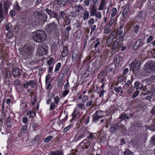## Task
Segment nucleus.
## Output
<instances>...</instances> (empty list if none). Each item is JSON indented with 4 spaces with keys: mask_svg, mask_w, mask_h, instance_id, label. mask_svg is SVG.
Here are the masks:
<instances>
[{
    "mask_svg": "<svg viewBox=\"0 0 155 155\" xmlns=\"http://www.w3.org/2000/svg\"><path fill=\"white\" fill-rule=\"evenodd\" d=\"M32 37L35 41L39 43L46 41L47 39V34L42 29L38 30L34 32Z\"/></svg>",
    "mask_w": 155,
    "mask_h": 155,
    "instance_id": "obj_1",
    "label": "nucleus"
},
{
    "mask_svg": "<svg viewBox=\"0 0 155 155\" xmlns=\"http://www.w3.org/2000/svg\"><path fill=\"white\" fill-rule=\"evenodd\" d=\"M33 47L28 44L24 45L22 48L23 51L27 56H31L33 55Z\"/></svg>",
    "mask_w": 155,
    "mask_h": 155,
    "instance_id": "obj_2",
    "label": "nucleus"
},
{
    "mask_svg": "<svg viewBox=\"0 0 155 155\" xmlns=\"http://www.w3.org/2000/svg\"><path fill=\"white\" fill-rule=\"evenodd\" d=\"M38 54L41 56L46 54L48 51V46L45 44L42 45H39L37 46Z\"/></svg>",
    "mask_w": 155,
    "mask_h": 155,
    "instance_id": "obj_3",
    "label": "nucleus"
},
{
    "mask_svg": "<svg viewBox=\"0 0 155 155\" xmlns=\"http://www.w3.org/2000/svg\"><path fill=\"white\" fill-rule=\"evenodd\" d=\"M124 125H121V124L119 125V124H114L111 125L110 128V132L112 134H114L115 132L119 130L120 128L122 129L124 128Z\"/></svg>",
    "mask_w": 155,
    "mask_h": 155,
    "instance_id": "obj_4",
    "label": "nucleus"
},
{
    "mask_svg": "<svg viewBox=\"0 0 155 155\" xmlns=\"http://www.w3.org/2000/svg\"><path fill=\"white\" fill-rule=\"evenodd\" d=\"M56 27V24L54 21H53L52 23L47 25L45 28V30L48 34H50L54 30Z\"/></svg>",
    "mask_w": 155,
    "mask_h": 155,
    "instance_id": "obj_5",
    "label": "nucleus"
},
{
    "mask_svg": "<svg viewBox=\"0 0 155 155\" xmlns=\"http://www.w3.org/2000/svg\"><path fill=\"white\" fill-rule=\"evenodd\" d=\"M103 112L100 110L97 111L93 115V118L92 120L93 122L96 123L98 121L99 119L104 117V115L101 114Z\"/></svg>",
    "mask_w": 155,
    "mask_h": 155,
    "instance_id": "obj_6",
    "label": "nucleus"
},
{
    "mask_svg": "<svg viewBox=\"0 0 155 155\" xmlns=\"http://www.w3.org/2000/svg\"><path fill=\"white\" fill-rule=\"evenodd\" d=\"M37 14V18L41 21L43 22H45L46 21L48 16L45 13L43 12H38Z\"/></svg>",
    "mask_w": 155,
    "mask_h": 155,
    "instance_id": "obj_7",
    "label": "nucleus"
},
{
    "mask_svg": "<svg viewBox=\"0 0 155 155\" xmlns=\"http://www.w3.org/2000/svg\"><path fill=\"white\" fill-rule=\"evenodd\" d=\"M155 71L153 68H144L142 71V74L145 77H147L151 74H153Z\"/></svg>",
    "mask_w": 155,
    "mask_h": 155,
    "instance_id": "obj_8",
    "label": "nucleus"
},
{
    "mask_svg": "<svg viewBox=\"0 0 155 155\" xmlns=\"http://www.w3.org/2000/svg\"><path fill=\"white\" fill-rule=\"evenodd\" d=\"M46 13L50 16V18H57L58 14L55 10L45 11Z\"/></svg>",
    "mask_w": 155,
    "mask_h": 155,
    "instance_id": "obj_9",
    "label": "nucleus"
},
{
    "mask_svg": "<svg viewBox=\"0 0 155 155\" xmlns=\"http://www.w3.org/2000/svg\"><path fill=\"white\" fill-rule=\"evenodd\" d=\"M117 33L115 31H113L110 34L109 37L107 38V41L110 42H112L114 39L117 38Z\"/></svg>",
    "mask_w": 155,
    "mask_h": 155,
    "instance_id": "obj_10",
    "label": "nucleus"
},
{
    "mask_svg": "<svg viewBox=\"0 0 155 155\" xmlns=\"http://www.w3.org/2000/svg\"><path fill=\"white\" fill-rule=\"evenodd\" d=\"M72 54V61H75L77 59L78 60L79 52L77 50H74L71 52Z\"/></svg>",
    "mask_w": 155,
    "mask_h": 155,
    "instance_id": "obj_11",
    "label": "nucleus"
},
{
    "mask_svg": "<svg viewBox=\"0 0 155 155\" xmlns=\"http://www.w3.org/2000/svg\"><path fill=\"white\" fill-rule=\"evenodd\" d=\"M140 65L141 62L140 61H135L129 65V67L130 68H140Z\"/></svg>",
    "mask_w": 155,
    "mask_h": 155,
    "instance_id": "obj_12",
    "label": "nucleus"
},
{
    "mask_svg": "<svg viewBox=\"0 0 155 155\" xmlns=\"http://www.w3.org/2000/svg\"><path fill=\"white\" fill-rule=\"evenodd\" d=\"M3 2L5 12V14H7L8 13V11L10 6V4L8 0L4 1Z\"/></svg>",
    "mask_w": 155,
    "mask_h": 155,
    "instance_id": "obj_13",
    "label": "nucleus"
},
{
    "mask_svg": "<svg viewBox=\"0 0 155 155\" xmlns=\"http://www.w3.org/2000/svg\"><path fill=\"white\" fill-rule=\"evenodd\" d=\"M2 74L4 75L6 78H9L11 76L10 72L7 68H3L2 71Z\"/></svg>",
    "mask_w": 155,
    "mask_h": 155,
    "instance_id": "obj_14",
    "label": "nucleus"
},
{
    "mask_svg": "<svg viewBox=\"0 0 155 155\" xmlns=\"http://www.w3.org/2000/svg\"><path fill=\"white\" fill-rule=\"evenodd\" d=\"M142 39L141 38L138 39L136 42L134 44L133 46V49L134 50H137L139 48L142 43Z\"/></svg>",
    "mask_w": 155,
    "mask_h": 155,
    "instance_id": "obj_15",
    "label": "nucleus"
},
{
    "mask_svg": "<svg viewBox=\"0 0 155 155\" xmlns=\"http://www.w3.org/2000/svg\"><path fill=\"white\" fill-rule=\"evenodd\" d=\"M64 153L61 150H57L55 151H51L49 153V155H63Z\"/></svg>",
    "mask_w": 155,
    "mask_h": 155,
    "instance_id": "obj_16",
    "label": "nucleus"
},
{
    "mask_svg": "<svg viewBox=\"0 0 155 155\" xmlns=\"http://www.w3.org/2000/svg\"><path fill=\"white\" fill-rule=\"evenodd\" d=\"M145 68H155V63L152 61H148L146 63Z\"/></svg>",
    "mask_w": 155,
    "mask_h": 155,
    "instance_id": "obj_17",
    "label": "nucleus"
},
{
    "mask_svg": "<svg viewBox=\"0 0 155 155\" xmlns=\"http://www.w3.org/2000/svg\"><path fill=\"white\" fill-rule=\"evenodd\" d=\"M13 121L10 117L9 116L6 120L5 124L8 127H11L13 124Z\"/></svg>",
    "mask_w": 155,
    "mask_h": 155,
    "instance_id": "obj_18",
    "label": "nucleus"
},
{
    "mask_svg": "<svg viewBox=\"0 0 155 155\" xmlns=\"http://www.w3.org/2000/svg\"><path fill=\"white\" fill-rule=\"evenodd\" d=\"M56 1L61 7H64L65 5L68 0H56Z\"/></svg>",
    "mask_w": 155,
    "mask_h": 155,
    "instance_id": "obj_19",
    "label": "nucleus"
},
{
    "mask_svg": "<svg viewBox=\"0 0 155 155\" xmlns=\"http://www.w3.org/2000/svg\"><path fill=\"white\" fill-rule=\"evenodd\" d=\"M123 26L121 25L119 28H118L117 29V33L118 34L120 37L122 36L123 34Z\"/></svg>",
    "mask_w": 155,
    "mask_h": 155,
    "instance_id": "obj_20",
    "label": "nucleus"
},
{
    "mask_svg": "<svg viewBox=\"0 0 155 155\" xmlns=\"http://www.w3.org/2000/svg\"><path fill=\"white\" fill-rule=\"evenodd\" d=\"M108 72V69L105 68L103 71L100 73L99 75L98 76V78L100 77L106 76Z\"/></svg>",
    "mask_w": 155,
    "mask_h": 155,
    "instance_id": "obj_21",
    "label": "nucleus"
},
{
    "mask_svg": "<svg viewBox=\"0 0 155 155\" xmlns=\"http://www.w3.org/2000/svg\"><path fill=\"white\" fill-rule=\"evenodd\" d=\"M68 53V48L66 46H64L63 48V50L62 51L61 55L63 57L66 56Z\"/></svg>",
    "mask_w": 155,
    "mask_h": 155,
    "instance_id": "obj_22",
    "label": "nucleus"
},
{
    "mask_svg": "<svg viewBox=\"0 0 155 155\" xmlns=\"http://www.w3.org/2000/svg\"><path fill=\"white\" fill-rule=\"evenodd\" d=\"M29 86H30L32 88H34L36 86V82L33 80H30L28 81Z\"/></svg>",
    "mask_w": 155,
    "mask_h": 155,
    "instance_id": "obj_23",
    "label": "nucleus"
},
{
    "mask_svg": "<svg viewBox=\"0 0 155 155\" xmlns=\"http://www.w3.org/2000/svg\"><path fill=\"white\" fill-rule=\"evenodd\" d=\"M57 81H58L57 87H59L63 82V76L59 75Z\"/></svg>",
    "mask_w": 155,
    "mask_h": 155,
    "instance_id": "obj_24",
    "label": "nucleus"
},
{
    "mask_svg": "<svg viewBox=\"0 0 155 155\" xmlns=\"http://www.w3.org/2000/svg\"><path fill=\"white\" fill-rule=\"evenodd\" d=\"M0 18L2 19V20L0 22H1L3 18V11L2 4L1 2L0 3Z\"/></svg>",
    "mask_w": 155,
    "mask_h": 155,
    "instance_id": "obj_25",
    "label": "nucleus"
},
{
    "mask_svg": "<svg viewBox=\"0 0 155 155\" xmlns=\"http://www.w3.org/2000/svg\"><path fill=\"white\" fill-rule=\"evenodd\" d=\"M89 12L88 11L85 10L83 13V18L84 20L87 19L89 17Z\"/></svg>",
    "mask_w": 155,
    "mask_h": 155,
    "instance_id": "obj_26",
    "label": "nucleus"
},
{
    "mask_svg": "<svg viewBox=\"0 0 155 155\" xmlns=\"http://www.w3.org/2000/svg\"><path fill=\"white\" fill-rule=\"evenodd\" d=\"M65 15L66 14L64 11H59V19H64Z\"/></svg>",
    "mask_w": 155,
    "mask_h": 155,
    "instance_id": "obj_27",
    "label": "nucleus"
},
{
    "mask_svg": "<svg viewBox=\"0 0 155 155\" xmlns=\"http://www.w3.org/2000/svg\"><path fill=\"white\" fill-rule=\"evenodd\" d=\"M105 4V0H101V3L98 8V10H102L104 8V5Z\"/></svg>",
    "mask_w": 155,
    "mask_h": 155,
    "instance_id": "obj_28",
    "label": "nucleus"
},
{
    "mask_svg": "<svg viewBox=\"0 0 155 155\" xmlns=\"http://www.w3.org/2000/svg\"><path fill=\"white\" fill-rule=\"evenodd\" d=\"M12 74L14 76H17L19 75V68H13L12 69Z\"/></svg>",
    "mask_w": 155,
    "mask_h": 155,
    "instance_id": "obj_29",
    "label": "nucleus"
},
{
    "mask_svg": "<svg viewBox=\"0 0 155 155\" xmlns=\"http://www.w3.org/2000/svg\"><path fill=\"white\" fill-rule=\"evenodd\" d=\"M110 26L108 25H106L104 28V32L106 34H108L110 33L111 31V29L110 28Z\"/></svg>",
    "mask_w": 155,
    "mask_h": 155,
    "instance_id": "obj_30",
    "label": "nucleus"
},
{
    "mask_svg": "<svg viewBox=\"0 0 155 155\" xmlns=\"http://www.w3.org/2000/svg\"><path fill=\"white\" fill-rule=\"evenodd\" d=\"M54 59L52 58H50L47 61V63L48 65L50 66L49 68H52L53 66H52L53 62Z\"/></svg>",
    "mask_w": 155,
    "mask_h": 155,
    "instance_id": "obj_31",
    "label": "nucleus"
},
{
    "mask_svg": "<svg viewBox=\"0 0 155 155\" xmlns=\"http://www.w3.org/2000/svg\"><path fill=\"white\" fill-rule=\"evenodd\" d=\"M54 10V6L52 4H50L48 5L45 11Z\"/></svg>",
    "mask_w": 155,
    "mask_h": 155,
    "instance_id": "obj_32",
    "label": "nucleus"
},
{
    "mask_svg": "<svg viewBox=\"0 0 155 155\" xmlns=\"http://www.w3.org/2000/svg\"><path fill=\"white\" fill-rule=\"evenodd\" d=\"M131 124L134 127H137L139 128L142 127V124L139 122H136L132 123Z\"/></svg>",
    "mask_w": 155,
    "mask_h": 155,
    "instance_id": "obj_33",
    "label": "nucleus"
},
{
    "mask_svg": "<svg viewBox=\"0 0 155 155\" xmlns=\"http://www.w3.org/2000/svg\"><path fill=\"white\" fill-rule=\"evenodd\" d=\"M86 106L87 107L94 106L93 101L91 100L87 102L86 104Z\"/></svg>",
    "mask_w": 155,
    "mask_h": 155,
    "instance_id": "obj_34",
    "label": "nucleus"
},
{
    "mask_svg": "<svg viewBox=\"0 0 155 155\" xmlns=\"http://www.w3.org/2000/svg\"><path fill=\"white\" fill-rule=\"evenodd\" d=\"M117 9L115 8H113L111 10V17L113 18L117 14Z\"/></svg>",
    "mask_w": 155,
    "mask_h": 155,
    "instance_id": "obj_35",
    "label": "nucleus"
},
{
    "mask_svg": "<svg viewBox=\"0 0 155 155\" xmlns=\"http://www.w3.org/2000/svg\"><path fill=\"white\" fill-rule=\"evenodd\" d=\"M13 8L15 10L18 11H19L21 9L17 2H16V4L14 5Z\"/></svg>",
    "mask_w": 155,
    "mask_h": 155,
    "instance_id": "obj_36",
    "label": "nucleus"
},
{
    "mask_svg": "<svg viewBox=\"0 0 155 155\" xmlns=\"http://www.w3.org/2000/svg\"><path fill=\"white\" fill-rule=\"evenodd\" d=\"M119 42L117 41V40H116L114 43L112 48L113 49H115L119 46Z\"/></svg>",
    "mask_w": 155,
    "mask_h": 155,
    "instance_id": "obj_37",
    "label": "nucleus"
},
{
    "mask_svg": "<svg viewBox=\"0 0 155 155\" xmlns=\"http://www.w3.org/2000/svg\"><path fill=\"white\" fill-rule=\"evenodd\" d=\"M77 13L76 11H73L71 12H70V15H69L68 16H70V17L71 18L73 17L74 18H75L77 16Z\"/></svg>",
    "mask_w": 155,
    "mask_h": 155,
    "instance_id": "obj_38",
    "label": "nucleus"
},
{
    "mask_svg": "<svg viewBox=\"0 0 155 155\" xmlns=\"http://www.w3.org/2000/svg\"><path fill=\"white\" fill-rule=\"evenodd\" d=\"M124 155H134L133 153L129 149H127L124 153Z\"/></svg>",
    "mask_w": 155,
    "mask_h": 155,
    "instance_id": "obj_39",
    "label": "nucleus"
},
{
    "mask_svg": "<svg viewBox=\"0 0 155 155\" xmlns=\"http://www.w3.org/2000/svg\"><path fill=\"white\" fill-rule=\"evenodd\" d=\"M71 18L68 16V17L65 18V22L66 25H68L71 23Z\"/></svg>",
    "mask_w": 155,
    "mask_h": 155,
    "instance_id": "obj_40",
    "label": "nucleus"
},
{
    "mask_svg": "<svg viewBox=\"0 0 155 155\" xmlns=\"http://www.w3.org/2000/svg\"><path fill=\"white\" fill-rule=\"evenodd\" d=\"M5 116L3 113H1L0 117V126H2L3 124V119L5 118Z\"/></svg>",
    "mask_w": 155,
    "mask_h": 155,
    "instance_id": "obj_41",
    "label": "nucleus"
},
{
    "mask_svg": "<svg viewBox=\"0 0 155 155\" xmlns=\"http://www.w3.org/2000/svg\"><path fill=\"white\" fill-rule=\"evenodd\" d=\"M56 105L57 104H56L54 102H52L51 103L50 105V110H54L56 107Z\"/></svg>",
    "mask_w": 155,
    "mask_h": 155,
    "instance_id": "obj_42",
    "label": "nucleus"
},
{
    "mask_svg": "<svg viewBox=\"0 0 155 155\" xmlns=\"http://www.w3.org/2000/svg\"><path fill=\"white\" fill-rule=\"evenodd\" d=\"M114 18H113L111 17L109 22L107 24V25L111 27L112 25L114 23Z\"/></svg>",
    "mask_w": 155,
    "mask_h": 155,
    "instance_id": "obj_43",
    "label": "nucleus"
},
{
    "mask_svg": "<svg viewBox=\"0 0 155 155\" xmlns=\"http://www.w3.org/2000/svg\"><path fill=\"white\" fill-rule=\"evenodd\" d=\"M91 0H83L82 2L84 5L87 6L90 5Z\"/></svg>",
    "mask_w": 155,
    "mask_h": 155,
    "instance_id": "obj_44",
    "label": "nucleus"
},
{
    "mask_svg": "<svg viewBox=\"0 0 155 155\" xmlns=\"http://www.w3.org/2000/svg\"><path fill=\"white\" fill-rule=\"evenodd\" d=\"M12 30L10 29V31H8L7 34L8 38H11L13 36Z\"/></svg>",
    "mask_w": 155,
    "mask_h": 155,
    "instance_id": "obj_45",
    "label": "nucleus"
},
{
    "mask_svg": "<svg viewBox=\"0 0 155 155\" xmlns=\"http://www.w3.org/2000/svg\"><path fill=\"white\" fill-rule=\"evenodd\" d=\"M14 83V84L16 86H20V85L21 84V81L18 79H15Z\"/></svg>",
    "mask_w": 155,
    "mask_h": 155,
    "instance_id": "obj_46",
    "label": "nucleus"
},
{
    "mask_svg": "<svg viewBox=\"0 0 155 155\" xmlns=\"http://www.w3.org/2000/svg\"><path fill=\"white\" fill-rule=\"evenodd\" d=\"M75 8L76 11V12H79L80 10H82L83 8V7L80 5H79L75 7Z\"/></svg>",
    "mask_w": 155,
    "mask_h": 155,
    "instance_id": "obj_47",
    "label": "nucleus"
},
{
    "mask_svg": "<svg viewBox=\"0 0 155 155\" xmlns=\"http://www.w3.org/2000/svg\"><path fill=\"white\" fill-rule=\"evenodd\" d=\"M147 129H149L150 130L155 131V123L153 124L150 125L149 127H147Z\"/></svg>",
    "mask_w": 155,
    "mask_h": 155,
    "instance_id": "obj_48",
    "label": "nucleus"
},
{
    "mask_svg": "<svg viewBox=\"0 0 155 155\" xmlns=\"http://www.w3.org/2000/svg\"><path fill=\"white\" fill-rule=\"evenodd\" d=\"M27 129L25 125L23 126L21 129V132L23 133H26L27 132Z\"/></svg>",
    "mask_w": 155,
    "mask_h": 155,
    "instance_id": "obj_49",
    "label": "nucleus"
},
{
    "mask_svg": "<svg viewBox=\"0 0 155 155\" xmlns=\"http://www.w3.org/2000/svg\"><path fill=\"white\" fill-rule=\"evenodd\" d=\"M150 142L153 145H155V134L151 138Z\"/></svg>",
    "mask_w": 155,
    "mask_h": 155,
    "instance_id": "obj_50",
    "label": "nucleus"
},
{
    "mask_svg": "<svg viewBox=\"0 0 155 155\" xmlns=\"http://www.w3.org/2000/svg\"><path fill=\"white\" fill-rule=\"evenodd\" d=\"M140 27L138 25H136L134 26V30L136 33H137L139 31Z\"/></svg>",
    "mask_w": 155,
    "mask_h": 155,
    "instance_id": "obj_51",
    "label": "nucleus"
},
{
    "mask_svg": "<svg viewBox=\"0 0 155 155\" xmlns=\"http://www.w3.org/2000/svg\"><path fill=\"white\" fill-rule=\"evenodd\" d=\"M52 138L53 137L52 136H49L45 139L44 141L45 142H48L51 140Z\"/></svg>",
    "mask_w": 155,
    "mask_h": 155,
    "instance_id": "obj_52",
    "label": "nucleus"
},
{
    "mask_svg": "<svg viewBox=\"0 0 155 155\" xmlns=\"http://www.w3.org/2000/svg\"><path fill=\"white\" fill-rule=\"evenodd\" d=\"M122 18H121V21H124L127 18V17L128 15L127 14L124 13V12H122Z\"/></svg>",
    "mask_w": 155,
    "mask_h": 155,
    "instance_id": "obj_53",
    "label": "nucleus"
},
{
    "mask_svg": "<svg viewBox=\"0 0 155 155\" xmlns=\"http://www.w3.org/2000/svg\"><path fill=\"white\" fill-rule=\"evenodd\" d=\"M114 62L115 66L117 67L118 66L120 61L118 60L117 58L116 57L114 60Z\"/></svg>",
    "mask_w": 155,
    "mask_h": 155,
    "instance_id": "obj_54",
    "label": "nucleus"
},
{
    "mask_svg": "<svg viewBox=\"0 0 155 155\" xmlns=\"http://www.w3.org/2000/svg\"><path fill=\"white\" fill-rule=\"evenodd\" d=\"M89 97L87 96H84L82 99V102L84 103L86 102L88 100Z\"/></svg>",
    "mask_w": 155,
    "mask_h": 155,
    "instance_id": "obj_55",
    "label": "nucleus"
},
{
    "mask_svg": "<svg viewBox=\"0 0 155 155\" xmlns=\"http://www.w3.org/2000/svg\"><path fill=\"white\" fill-rule=\"evenodd\" d=\"M95 16L96 18H98L99 19H101L102 17L101 13L100 12H97Z\"/></svg>",
    "mask_w": 155,
    "mask_h": 155,
    "instance_id": "obj_56",
    "label": "nucleus"
},
{
    "mask_svg": "<svg viewBox=\"0 0 155 155\" xmlns=\"http://www.w3.org/2000/svg\"><path fill=\"white\" fill-rule=\"evenodd\" d=\"M59 98L58 96H56L54 98V103L57 104V105H58V103L59 102Z\"/></svg>",
    "mask_w": 155,
    "mask_h": 155,
    "instance_id": "obj_57",
    "label": "nucleus"
},
{
    "mask_svg": "<svg viewBox=\"0 0 155 155\" xmlns=\"http://www.w3.org/2000/svg\"><path fill=\"white\" fill-rule=\"evenodd\" d=\"M121 88H122L121 87H114V90L115 91V92L117 93H118L120 92V91L121 89Z\"/></svg>",
    "mask_w": 155,
    "mask_h": 155,
    "instance_id": "obj_58",
    "label": "nucleus"
},
{
    "mask_svg": "<svg viewBox=\"0 0 155 155\" xmlns=\"http://www.w3.org/2000/svg\"><path fill=\"white\" fill-rule=\"evenodd\" d=\"M92 68H88L87 69L84 73L85 74H87V75H89V74H91L92 72Z\"/></svg>",
    "mask_w": 155,
    "mask_h": 155,
    "instance_id": "obj_59",
    "label": "nucleus"
},
{
    "mask_svg": "<svg viewBox=\"0 0 155 155\" xmlns=\"http://www.w3.org/2000/svg\"><path fill=\"white\" fill-rule=\"evenodd\" d=\"M140 83L139 81H136L134 83V85L136 87V89L137 90H138L140 88Z\"/></svg>",
    "mask_w": 155,
    "mask_h": 155,
    "instance_id": "obj_60",
    "label": "nucleus"
},
{
    "mask_svg": "<svg viewBox=\"0 0 155 155\" xmlns=\"http://www.w3.org/2000/svg\"><path fill=\"white\" fill-rule=\"evenodd\" d=\"M29 86L28 83V81H25L23 82V86L24 88H27Z\"/></svg>",
    "mask_w": 155,
    "mask_h": 155,
    "instance_id": "obj_61",
    "label": "nucleus"
},
{
    "mask_svg": "<svg viewBox=\"0 0 155 155\" xmlns=\"http://www.w3.org/2000/svg\"><path fill=\"white\" fill-rule=\"evenodd\" d=\"M19 87H15L17 91L18 92L20 93L23 90L22 87H21V85H20V86H18Z\"/></svg>",
    "mask_w": 155,
    "mask_h": 155,
    "instance_id": "obj_62",
    "label": "nucleus"
},
{
    "mask_svg": "<svg viewBox=\"0 0 155 155\" xmlns=\"http://www.w3.org/2000/svg\"><path fill=\"white\" fill-rule=\"evenodd\" d=\"M139 92L138 91H136L135 92L132 96H131V97L133 99L136 97L137 96H138V95L139 94Z\"/></svg>",
    "mask_w": 155,
    "mask_h": 155,
    "instance_id": "obj_63",
    "label": "nucleus"
},
{
    "mask_svg": "<svg viewBox=\"0 0 155 155\" xmlns=\"http://www.w3.org/2000/svg\"><path fill=\"white\" fill-rule=\"evenodd\" d=\"M77 106L78 107L80 108L81 110H82L84 108L85 105L84 103H81L78 104L77 105Z\"/></svg>",
    "mask_w": 155,
    "mask_h": 155,
    "instance_id": "obj_64",
    "label": "nucleus"
}]
</instances>
